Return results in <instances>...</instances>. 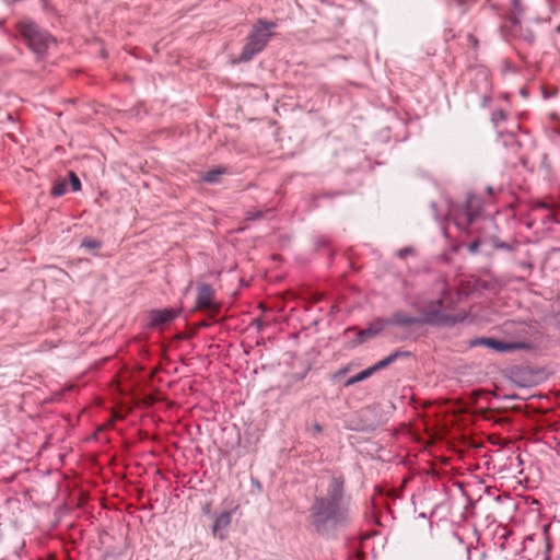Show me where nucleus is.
Segmentation results:
<instances>
[{
    "instance_id": "f257e3e1",
    "label": "nucleus",
    "mask_w": 560,
    "mask_h": 560,
    "mask_svg": "<svg viewBox=\"0 0 560 560\" xmlns=\"http://www.w3.org/2000/svg\"><path fill=\"white\" fill-rule=\"evenodd\" d=\"M312 524L323 530L328 524L343 526L350 522L348 503L316 498L311 508Z\"/></svg>"
},
{
    "instance_id": "f03ea898",
    "label": "nucleus",
    "mask_w": 560,
    "mask_h": 560,
    "mask_svg": "<svg viewBox=\"0 0 560 560\" xmlns=\"http://www.w3.org/2000/svg\"><path fill=\"white\" fill-rule=\"evenodd\" d=\"M275 26L276 25L272 22L258 20L246 38V43L238 57V61L247 62L260 52L271 37V30L275 28Z\"/></svg>"
},
{
    "instance_id": "7ed1b4c3",
    "label": "nucleus",
    "mask_w": 560,
    "mask_h": 560,
    "mask_svg": "<svg viewBox=\"0 0 560 560\" xmlns=\"http://www.w3.org/2000/svg\"><path fill=\"white\" fill-rule=\"evenodd\" d=\"M18 30L22 37L26 40L28 47L36 55H44L50 45L55 43L54 38L46 31L40 30L32 21H21Z\"/></svg>"
},
{
    "instance_id": "20e7f679",
    "label": "nucleus",
    "mask_w": 560,
    "mask_h": 560,
    "mask_svg": "<svg viewBox=\"0 0 560 560\" xmlns=\"http://www.w3.org/2000/svg\"><path fill=\"white\" fill-rule=\"evenodd\" d=\"M483 210L482 202L475 195H468L462 207H454L450 211V217L454 224L463 231H467L470 224L481 215Z\"/></svg>"
},
{
    "instance_id": "39448f33",
    "label": "nucleus",
    "mask_w": 560,
    "mask_h": 560,
    "mask_svg": "<svg viewBox=\"0 0 560 560\" xmlns=\"http://www.w3.org/2000/svg\"><path fill=\"white\" fill-rule=\"evenodd\" d=\"M452 303L444 299H438L427 302L420 310L421 324L429 325H450L456 322L455 317L448 314Z\"/></svg>"
},
{
    "instance_id": "423d86ee",
    "label": "nucleus",
    "mask_w": 560,
    "mask_h": 560,
    "mask_svg": "<svg viewBox=\"0 0 560 560\" xmlns=\"http://www.w3.org/2000/svg\"><path fill=\"white\" fill-rule=\"evenodd\" d=\"M346 480L342 475H332L326 487L325 494L318 499L348 503V497L345 489Z\"/></svg>"
},
{
    "instance_id": "0eeeda50",
    "label": "nucleus",
    "mask_w": 560,
    "mask_h": 560,
    "mask_svg": "<svg viewBox=\"0 0 560 560\" xmlns=\"http://www.w3.org/2000/svg\"><path fill=\"white\" fill-rule=\"evenodd\" d=\"M470 347L483 346L497 352H511L517 349H525L527 346L524 342H505L494 338L480 337L469 341Z\"/></svg>"
},
{
    "instance_id": "6e6552de",
    "label": "nucleus",
    "mask_w": 560,
    "mask_h": 560,
    "mask_svg": "<svg viewBox=\"0 0 560 560\" xmlns=\"http://www.w3.org/2000/svg\"><path fill=\"white\" fill-rule=\"evenodd\" d=\"M196 303L199 310L207 311L211 315H215L219 311V305L214 302V291L207 283L198 287Z\"/></svg>"
},
{
    "instance_id": "1a4fd4ad",
    "label": "nucleus",
    "mask_w": 560,
    "mask_h": 560,
    "mask_svg": "<svg viewBox=\"0 0 560 560\" xmlns=\"http://www.w3.org/2000/svg\"><path fill=\"white\" fill-rule=\"evenodd\" d=\"M385 323L387 326H399V327H409L412 325H422L420 316H411L401 311L393 313L390 316L385 317Z\"/></svg>"
},
{
    "instance_id": "9d476101",
    "label": "nucleus",
    "mask_w": 560,
    "mask_h": 560,
    "mask_svg": "<svg viewBox=\"0 0 560 560\" xmlns=\"http://www.w3.org/2000/svg\"><path fill=\"white\" fill-rule=\"evenodd\" d=\"M178 314L177 310L174 308H165V310H155L150 313L149 316V326L154 328L166 323L172 322Z\"/></svg>"
},
{
    "instance_id": "9b49d317",
    "label": "nucleus",
    "mask_w": 560,
    "mask_h": 560,
    "mask_svg": "<svg viewBox=\"0 0 560 560\" xmlns=\"http://www.w3.org/2000/svg\"><path fill=\"white\" fill-rule=\"evenodd\" d=\"M231 520H232L231 512H222L221 514H219L215 517L214 523L212 525L213 535L218 536L220 539H224L225 532L231 524Z\"/></svg>"
},
{
    "instance_id": "f8f14e48",
    "label": "nucleus",
    "mask_w": 560,
    "mask_h": 560,
    "mask_svg": "<svg viewBox=\"0 0 560 560\" xmlns=\"http://www.w3.org/2000/svg\"><path fill=\"white\" fill-rule=\"evenodd\" d=\"M387 327V324L385 323V318H378L375 322H373L369 327L365 329H362L358 337L360 341H365L368 338H372L376 335H378L383 329Z\"/></svg>"
},
{
    "instance_id": "ddd939ff",
    "label": "nucleus",
    "mask_w": 560,
    "mask_h": 560,
    "mask_svg": "<svg viewBox=\"0 0 560 560\" xmlns=\"http://www.w3.org/2000/svg\"><path fill=\"white\" fill-rule=\"evenodd\" d=\"M410 355H411V353L409 351L397 350V351L390 353L389 355H387L386 358H384L383 360L378 361L374 365L370 366V370H371L372 374H374L375 372L387 368L388 365L394 363L397 359L410 357Z\"/></svg>"
},
{
    "instance_id": "4468645a",
    "label": "nucleus",
    "mask_w": 560,
    "mask_h": 560,
    "mask_svg": "<svg viewBox=\"0 0 560 560\" xmlns=\"http://www.w3.org/2000/svg\"><path fill=\"white\" fill-rule=\"evenodd\" d=\"M372 375V372L370 370V368L359 372L358 374L351 376L350 378H348V381L346 382V386H351L355 383H359V382H362L364 380H366L368 377H370Z\"/></svg>"
},
{
    "instance_id": "2eb2a0df",
    "label": "nucleus",
    "mask_w": 560,
    "mask_h": 560,
    "mask_svg": "<svg viewBox=\"0 0 560 560\" xmlns=\"http://www.w3.org/2000/svg\"><path fill=\"white\" fill-rule=\"evenodd\" d=\"M223 170H212L208 171L202 175V180L206 183H215L221 174H223Z\"/></svg>"
},
{
    "instance_id": "dca6fc26",
    "label": "nucleus",
    "mask_w": 560,
    "mask_h": 560,
    "mask_svg": "<svg viewBox=\"0 0 560 560\" xmlns=\"http://www.w3.org/2000/svg\"><path fill=\"white\" fill-rule=\"evenodd\" d=\"M67 191V183L65 180L56 182L51 188V195L55 197L62 196Z\"/></svg>"
},
{
    "instance_id": "f3484780",
    "label": "nucleus",
    "mask_w": 560,
    "mask_h": 560,
    "mask_svg": "<svg viewBox=\"0 0 560 560\" xmlns=\"http://www.w3.org/2000/svg\"><path fill=\"white\" fill-rule=\"evenodd\" d=\"M82 247L88 249H97L101 247V242L95 238H85L82 241Z\"/></svg>"
},
{
    "instance_id": "a211bd4d",
    "label": "nucleus",
    "mask_w": 560,
    "mask_h": 560,
    "mask_svg": "<svg viewBox=\"0 0 560 560\" xmlns=\"http://www.w3.org/2000/svg\"><path fill=\"white\" fill-rule=\"evenodd\" d=\"M69 179H70V185H71L72 190L79 191L81 189V182L74 172L71 171L69 173Z\"/></svg>"
},
{
    "instance_id": "6ab92c4d",
    "label": "nucleus",
    "mask_w": 560,
    "mask_h": 560,
    "mask_svg": "<svg viewBox=\"0 0 560 560\" xmlns=\"http://www.w3.org/2000/svg\"><path fill=\"white\" fill-rule=\"evenodd\" d=\"M505 119H506V114L503 109H499V110L494 112L492 114V118H491V120L494 125H497L499 121L505 120Z\"/></svg>"
},
{
    "instance_id": "aec40b11",
    "label": "nucleus",
    "mask_w": 560,
    "mask_h": 560,
    "mask_svg": "<svg viewBox=\"0 0 560 560\" xmlns=\"http://www.w3.org/2000/svg\"><path fill=\"white\" fill-rule=\"evenodd\" d=\"M413 254L412 247H405L397 252L399 258H405L407 255Z\"/></svg>"
},
{
    "instance_id": "412c9836",
    "label": "nucleus",
    "mask_w": 560,
    "mask_h": 560,
    "mask_svg": "<svg viewBox=\"0 0 560 560\" xmlns=\"http://www.w3.org/2000/svg\"><path fill=\"white\" fill-rule=\"evenodd\" d=\"M480 246V241L479 240H476L474 241L472 243H470L468 245V250L471 253V254H475L478 252V248Z\"/></svg>"
},
{
    "instance_id": "4be33fe9",
    "label": "nucleus",
    "mask_w": 560,
    "mask_h": 560,
    "mask_svg": "<svg viewBox=\"0 0 560 560\" xmlns=\"http://www.w3.org/2000/svg\"><path fill=\"white\" fill-rule=\"evenodd\" d=\"M506 143H510L511 145L515 147L516 149L520 148V142L515 139V137L512 133L508 136Z\"/></svg>"
},
{
    "instance_id": "5701e85b",
    "label": "nucleus",
    "mask_w": 560,
    "mask_h": 560,
    "mask_svg": "<svg viewBox=\"0 0 560 560\" xmlns=\"http://www.w3.org/2000/svg\"><path fill=\"white\" fill-rule=\"evenodd\" d=\"M447 1H448V5H452L453 3H457L458 5L464 4V0H447Z\"/></svg>"
},
{
    "instance_id": "b1692460",
    "label": "nucleus",
    "mask_w": 560,
    "mask_h": 560,
    "mask_svg": "<svg viewBox=\"0 0 560 560\" xmlns=\"http://www.w3.org/2000/svg\"><path fill=\"white\" fill-rule=\"evenodd\" d=\"M255 324H256L258 329L262 328V326H264V322H262L261 318L255 319Z\"/></svg>"
},
{
    "instance_id": "393cba45",
    "label": "nucleus",
    "mask_w": 560,
    "mask_h": 560,
    "mask_svg": "<svg viewBox=\"0 0 560 560\" xmlns=\"http://www.w3.org/2000/svg\"><path fill=\"white\" fill-rule=\"evenodd\" d=\"M314 430H315L316 432H320V431H322V428H320V425H319V424H317V423H316V424L314 425Z\"/></svg>"
},
{
    "instance_id": "a878e982",
    "label": "nucleus",
    "mask_w": 560,
    "mask_h": 560,
    "mask_svg": "<svg viewBox=\"0 0 560 560\" xmlns=\"http://www.w3.org/2000/svg\"><path fill=\"white\" fill-rule=\"evenodd\" d=\"M540 207L547 208V205L545 202L539 203Z\"/></svg>"
},
{
    "instance_id": "bb28decb",
    "label": "nucleus",
    "mask_w": 560,
    "mask_h": 560,
    "mask_svg": "<svg viewBox=\"0 0 560 560\" xmlns=\"http://www.w3.org/2000/svg\"><path fill=\"white\" fill-rule=\"evenodd\" d=\"M462 549H464V547H462ZM465 551L467 553V557L469 556V549L468 548H465Z\"/></svg>"
},
{
    "instance_id": "cd10ccee",
    "label": "nucleus",
    "mask_w": 560,
    "mask_h": 560,
    "mask_svg": "<svg viewBox=\"0 0 560 560\" xmlns=\"http://www.w3.org/2000/svg\"><path fill=\"white\" fill-rule=\"evenodd\" d=\"M513 2H514V7L516 8L518 4V0H514Z\"/></svg>"
},
{
    "instance_id": "c85d7f7f",
    "label": "nucleus",
    "mask_w": 560,
    "mask_h": 560,
    "mask_svg": "<svg viewBox=\"0 0 560 560\" xmlns=\"http://www.w3.org/2000/svg\"><path fill=\"white\" fill-rule=\"evenodd\" d=\"M488 192L492 194V188L491 187L488 188Z\"/></svg>"
},
{
    "instance_id": "c756f323",
    "label": "nucleus",
    "mask_w": 560,
    "mask_h": 560,
    "mask_svg": "<svg viewBox=\"0 0 560 560\" xmlns=\"http://www.w3.org/2000/svg\"><path fill=\"white\" fill-rule=\"evenodd\" d=\"M2 25V21H0V26Z\"/></svg>"
}]
</instances>
